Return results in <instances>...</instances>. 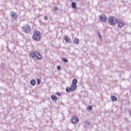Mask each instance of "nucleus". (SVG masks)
<instances>
[{
  "label": "nucleus",
  "instance_id": "f257e3e1",
  "mask_svg": "<svg viewBox=\"0 0 131 131\" xmlns=\"http://www.w3.org/2000/svg\"><path fill=\"white\" fill-rule=\"evenodd\" d=\"M31 57L32 58H36L37 60H42V56L41 54L39 53L38 51H34L31 53Z\"/></svg>",
  "mask_w": 131,
  "mask_h": 131
},
{
  "label": "nucleus",
  "instance_id": "f03ea898",
  "mask_svg": "<svg viewBox=\"0 0 131 131\" xmlns=\"http://www.w3.org/2000/svg\"><path fill=\"white\" fill-rule=\"evenodd\" d=\"M33 39L36 41H39L41 39V33L39 31H36L33 35Z\"/></svg>",
  "mask_w": 131,
  "mask_h": 131
},
{
  "label": "nucleus",
  "instance_id": "7ed1b4c3",
  "mask_svg": "<svg viewBox=\"0 0 131 131\" xmlns=\"http://www.w3.org/2000/svg\"><path fill=\"white\" fill-rule=\"evenodd\" d=\"M108 21L110 25H112V26L116 25V24L118 22V20L117 19V18L114 16H110L108 18Z\"/></svg>",
  "mask_w": 131,
  "mask_h": 131
},
{
  "label": "nucleus",
  "instance_id": "20e7f679",
  "mask_svg": "<svg viewBox=\"0 0 131 131\" xmlns=\"http://www.w3.org/2000/svg\"><path fill=\"white\" fill-rule=\"evenodd\" d=\"M22 29L26 33H29V32L31 31V28H30V26H28V25L24 26L22 27Z\"/></svg>",
  "mask_w": 131,
  "mask_h": 131
},
{
  "label": "nucleus",
  "instance_id": "39448f33",
  "mask_svg": "<svg viewBox=\"0 0 131 131\" xmlns=\"http://www.w3.org/2000/svg\"><path fill=\"white\" fill-rule=\"evenodd\" d=\"M10 16L11 17L12 19H14V20H17L18 18V14L15 12V11H11L10 13Z\"/></svg>",
  "mask_w": 131,
  "mask_h": 131
},
{
  "label": "nucleus",
  "instance_id": "423d86ee",
  "mask_svg": "<svg viewBox=\"0 0 131 131\" xmlns=\"http://www.w3.org/2000/svg\"><path fill=\"white\" fill-rule=\"evenodd\" d=\"M100 20L102 22H107V17L105 14H101L100 16Z\"/></svg>",
  "mask_w": 131,
  "mask_h": 131
},
{
  "label": "nucleus",
  "instance_id": "0eeeda50",
  "mask_svg": "<svg viewBox=\"0 0 131 131\" xmlns=\"http://www.w3.org/2000/svg\"><path fill=\"white\" fill-rule=\"evenodd\" d=\"M118 23V27L119 28H122L123 26H124V21L122 20H119V21L117 22Z\"/></svg>",
  "mask_w": 131,
  "mask_h": 131
},
{
  "label": "nucleus",
  "instance_id": "6e6552de",
  "mask_svg": "<svg viewBox=\"0 0 131 131\" xmlns=\"http://www.w3.org/2000/svg\"><path fill=\"white\" fill-rule=\"evenodd\" d=\"M72 122L75 124V123H76L77 122H78L79 121V119L78 117H74L72 119Z\"/></svg>",
  "mask_w": 131,
  "mask_h": 131
},
{
  "label": "nucleus",
  "instance_id": "1a4fd4ad",
  "mask_svg": "<svg viewBox=\"0 0 131 131\" xmlns=\"http://www.w3.org/2000/svg\"><path fill=\"white\" fill-rule=\"evenodd\" d=\"M70 89L71 90V92H74L76 89H77V86L75 85H71Z\"/></svg>",
  "mask_w": 131,
  "mask_h": 131
},
{
  "label": "nucleus",
  "instance_id": "9d476101",
  "mask_svg": "<svg viewBox=\"0 0 131 131\" xmlns=\"http://www.w3.org/2000/svg\"><path fill=\"white\" fill-rule=\"evenodd\" d=\"M63 39H64L65 41H66V42H71V39H70V38H69L68 37L65 36L63 37Z\"/></svg>",
  "mask_w": 131,
  "mask_h": 131
},
{
  "label": "nucleus",
  "instance_id": "9b49d317",
  "mask_svg": "<svg viewBox=\"0 0 131 131\" xmlns=\"http://www.w3.org/2000/svg\"><path fill=\"white\" fill-rule=\"evenodd\" d=\"M51 99L52 101H54V102H57L58 98H57V97L54 96V95H52L51 96Z\"/></svg>",
  "mask_w": 131,
  "mask_h": 131
},
{
  "label": "nucleus",
  "instance_id": "f8f14e48",
  "mask_svg": "<svg viewBox=\"0 0 131 131\" xmlns=\"http://www.w3.org/2000/svg\"><path fill=\"white\" fill-rule=\"evenodd\" d=\"M74 43H79V39L75 37V39L73 40Z\"/></svg>",
  "mask_w": 131,
  "mask_h": 131
},
{
  "label": "nucleus",
  "instance_id": "ddd939ff",
  "mask_svg": "<svg viewBox=\"0 0 131 131\" xmlns=\"http://www.w3.org/2000/svg\"><path fill=\"white\" fill-rule=\"evenodd\" d=\"M72 83L73 85H76L77 83V79H74L72 81Z\"/></svg>",
  "mask_w": 131,
  "mask_h": 131
},
{
  "label": "nucleus",
  "instance_id": "4468645a",
  "mask_svg": "<svg viewBox=\"0 0 131 131\" xmlns=\"http://www.w3.org/2000/svg\"><path fill=\"white\" fill-rule=\"evenodd\" d=\"M72 7L73 9H75L76 8V3L75 2L72 3Z\"/></svg>",
  "mask_w": 131,
  "mask_h": 131
},
{
  "label": "nucleus",
  "instance_id": "2eb2a0df",
  "mask_svg": "<svg viewBox=\"0 0 131 131\" xmlns=\"http://www.w3.org/2000/svg\"><path fill=\"white\" fill-rule=\"evenodd\" d=\"M111 99L112 100V101H116L117 100V97H116V96H111Z\"/></svg>",
  "mask_w": 131,
  "mask_h": 131
},
{
  "label": "nucleus",
  "instance_id": "dca6fc26",
  "mask_svg": "<svg viewBox=\"0 0 131 131\" xmlns=\"http://www.w3.org/2000/svg\"><path fill=\"white\" fill-rule=\"evenodd\" d=\"M36 83L35 82V80H31V84H32V85H35Z\"/></svg>",
  "mask_w": 131,
  "mask_h": 131
},
{
  "label": "nucleus",
  "instance_id": "f3484780",
  "mask_svg": "<svg viewBox=\"0 0 131 131\" xmlns=\"http://www.w3.org/2000/svg\"><path fill=\"white\" fill-rule=\"evenodd\" d=\"M66 91L67 93H70V92H71V89L70 88H67Z\"/></svg>",
  "mask_w": 131,
  "mask_h": 131
},
{
  "label": "nucleus",
  "instance_id": "a211bd4d",
  "mask_svg": "<svg viewBox=\"0 0 131 131\" xmlns=\"http://www.w3.org/2000/svg\"><path fill=\"white\" fill-rule=\"evenodd\" d=\"M88 110L91 111L93 110V106L90 105L87 107Z\"/></svg>",
  "mask_w": 131,
  "mask_h": 131
},
{
  "label": "nucleus",
  "instance_id": "6ab92c4d",
  "mask_svg": "<svg viewBox=\"0 0 131 131\" xmlns=\"http://www.w3.org/2000/svg\"><path fill=\"white\" fill-rule=\"evenodd\" d=\"M62 61L64 62V63H66L68 62V59H67V58H62Z\"/></svg>",
  "mask_w": 131,
  "mask_h": 131
},
{
  "label": "nucleus",
  "instance_id": "aec40b11",
  "mask_svg": "<svg viewBox=\"0 0 131 131\" xmlns=\"http://www.w3.org/2000/svg\"><path fill=\"white\" fill-rule=\"evenodd\" d=\"M37 84L38 85L40 84V79H37Z\"/></svg>",
  "mask_w": 131,
  "mask_h": 131
},
{
  "label": "nucleus",
  "instance_id": "412c9836",
  "mask_svg": "<svg viewBox=\"0 0 131 131\" xmlns=\"http://www.w3.org/2000/svg\"><path fill=\"white\" fill-rule=\"evenodd\" d=\"M97 34L98 35V37L101 38V37H102V35H101V33H100V32H97Z\"/></svg>",
  "mask_w": 131,
  "mask_h": 131
},
{
  "label": "nucleus",
  "instance_id": "4be33fe9",
  "mask_svg": "<svg viewBox=\"0 0 131 131\" xmlns=\"http://www.w3.org/2000/svg\"><path fill=\"white\" fill-rule=\"evenodd\" d=\"M48 19H49V18L47 16H45L44 17V20H45V21H47Z\"/></svg>",
  "mask_w": 131,
  "mask_h": 131
},
{
  "label": "nucleus",
  "instance_id": "5701e85b",
  "mask_svg": "<svg viewBox=\"0 0 131 131\" xmlns=\"http://www.w3.org/2000/svg\"><path fill=\"white\" fill-rule=\"evenodd\" d=\"M53 10H54V11H58V7H54L53 8Z\"/></svg>",
  "mask_w": 131,
  "mask_h": 131
},
{
  "label": "nucleus",
  "instance_id": "b1692460",
  "mask_svg": "<svg viewBox=\"0 0 131 131\" xmlns=\"http://www.w3.org/2000/svg\"><path fill=\"white\" fill-rule=\"evenodd\" d=\"M57 70H61V67L60 66H58L57 67Z\"/></svg>",
  "mask_w": 131,
  "mask_h": 131
},
{
  "label": "nucleus",
  "instance_id": "393cba45",
  "mask_svg": "<svg viewBox=\"0 0 131 131\" xmlns=\"http://www.w3.org/2000/svg\"><path fill=\"white\" fill-rule=\"evenodd\" d=\"M56 95H57V96H61V93L60 92H57L56 93Z\"/></svg>",
  "mask_w": 131,
  "mask_h": 131
},
{
  "label": "nucleus",
  "instance_id": "a878e982",
  "mask_svg": "<svg viewBox=\"0 0 131 131\" xmlns=\"http://www.w3.org/2000/svg\"><path fill=\"white\" fill-rule=\"evenodd\" d=\"M130 114H131V113H130Z\"/></svg>",
  "mask_w": 131,
  "mask_h": 131
}]
</instances>
